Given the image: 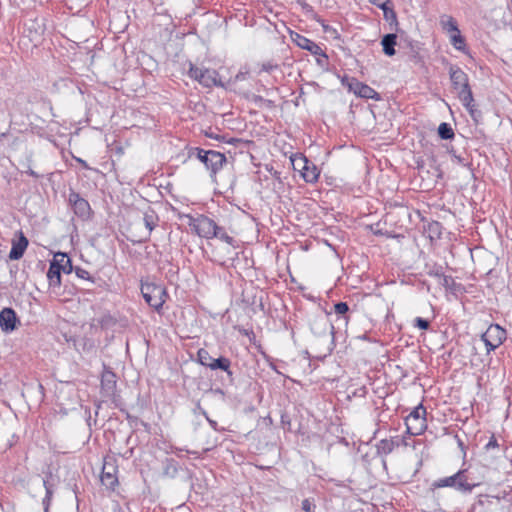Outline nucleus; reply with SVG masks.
Segmentation results:
<instances>
[{
  "instance_id": "obj_1",
  "label": "nucleus",
  "mask_w": 512,
  "mask_h": 512,
  "mask_svg": "<svg viewBox=\"0 0 512 512\" xmlns=\"http://www.w3.org/2000/svg\"><path fill=\"white\" fill-rule=\"evenodd\" d=\"M476 486H478V483L470 480L466 469H460L455 474L439 478L432 483L433 488L450 487L463 494L471 493Z\"/></svg>"
},
{
  "instance_id": "obj_2",
  "label": "nucleus",
  "mask_w": 512,
  "mask_h": 512,
  "mask_svg": "<svg viewBox=\"0 0 512 512\" xmlns=\"http://www.w3.org/2000/svg\"><path fill=\"white\" fill-rule=\"evenodd\" d=\"M195 156L201 163H203L207 170L210 171L211 176H215L226 163V156L218 151L204 150L200 147H192L188 151V157Z\"/></svg>"
},
{
  "instance_id": "obj_3",
  "label": "nucleus",
  "mask_w": 512,
  "mask_h": 512,
  "mask_svg": "<svg viewBox=\"0 0 512 512\" xmlns=\"http://www.w3.org/2000/svg\"><path fill=\"white\" fill-rule=\"evenodd\" d=\"M449 76L454 90L457 91L458 98L462 104H469L473 101V93L469 84V77L457 65L449 67Z\"/></svg>"
},
{
  "instance_id": "obj_4",
  "label": "nucleus",
  "mask_w": 512,
  "mask_h": 512,
  "mask_svg": "<svg viewBox=\"0 0 512 512\" xmlns=\"http://www.w3.org/2000/svg\"><path fill=\"white\" fill-rule=\"evenodd\" d=\"M141 294L145 302L157 312H160L168 297L164 286L150 282H141Z\"/></svg>"
},
{
  "instance_id": "obj_5",
  "label": "nucleus",
  "mask_w": 512,
  "mask_h": 512,
  "mask_svg": "<svg viewBox=\"0 0 512 512\" xmlns=\"http://www.w3.org/2000/svg\"><path fill=\"white\" fill-rule=\"evenodd\" d=\"M426 408L423 404L415 407L405 418L406 432L412 436H418L427 429Z\"/></svg>"
},
{
  "instance_id": "obj_6",
  "label": "nucleus",
  "mask_w": 512,
  "mask_h": 512,
  "mask_svg": "<svg viewBox=\"0 0 512 512\" xmlns=\"http://www.w3.org/2000/svg\"><path fill=\"white\" fill-rule=\"evenodd\" d=\"M329 314L324 312H315L311 313L308 316V323L310 326L311 332L316 337H322L325 336L328 332L332 335L331 342L333 346L334 344V326L331 324L329 318Z\"/></svg>"
},
{
  "instance_id": "obj_7",
  "label": "nucleus",
  "mask_w": 512,
  "mask_h": 512,
  "mask_svg": "<svg viewBox=\"0 0 512 512\" xmlns=\"http://www.w3.org/2000/svg\"><path fill=\"white\" fill-rule=\"evenodd\" d=\"M218 72L214 69L199 68L194 64L190 63L188 70V76L191 79L198 81L202 86L211 88L213 86L223 87L224 84L221 80H218Z\"/></svg>"
},
{
  "instance_id": "obj_8",
  "label": "nucleus",
  "mask_w": 512,
  "mask_h": 512,
  "mask_svg": "<svg viewBox=\"0 0 512 512\" xmlns=\"http://www.w3.org/2000/svg\"><path fill=\"white\" fill-rule=\"evenodd\" d=\"M506 339L507 331L499 324H490L487 330L481 335V340L485 344L487 355L502 345Z\"/></svg>"
},
{
  "instance_id": "obj_9",
  "label": "nucleus",
  "mask_w": 512,
  "mask_h": 512,
  "mask_svg": "<svg viewBox=\"0 0 512 512\" xmlns=\"http://www.w3.org/2000/svg\"><path fill=\"white\" fill-rule=\"evenodd\" d=\"M341 83L343 86L347 87L350 92H353L357 97L364 99H374L377 101L381 99L378 92H376L369 85L360 82L355 77L344 75L341 79Z\"/></svg>"
},
{
  "instance_id": "obj_10",
  "label": "nucleus",
  "mask_w": 512,
  "mask_h": 512,
  "mask_svg": "<svg viewBox=\"0 0 512 512\" xmlns=\"http://www.w3.org/2000/svg\"><path fill=\"white\" fill-rule=\"evenodd\" d=\"M189 222L188 225L192 231H194L199 237L212 239L213 232H215V227L217 223L206 215H199L197 217H193L191 215H187Z\"/></svg>"
},
{
  "instance_id": "obj_11",
  "label": "nucleus",
  "mask_w": 512,
  "mask_h": 512,
  "mask_svg": "<svg viewBox=\"0 0 512 512\" xmlns=\"http://www.w3.org/2000/svg\"><path fill=\"white\" fill-rule=\"evenodd\" d=\"M68 203L72 207L73 212L77 217L81 218L82 220L90 219L92 215L91 206L89 202L83 197H81V195L78 192L70 190L68 196Z\"/></svg>"
},
{
  "instance_id": "obj_12",
  "label": "nucleus",
  "mask_w": 512,
  "mask_h": 512,
  "mask_svg": "<svg viewBox=\"0 0 512 512\" xmlns=\"http://www.w3.org/2000/svg\"><path fill=\"white\" fill-rule=\"evenodd\" d=\"M294 169H296V163L301 164L299 168V172L303 177L304 181L307 183H315L317 182L320 172L316 165L309 161L305 156L301 155L298 158L291 159Z\"/></svg>"
},
{
  "instance_id": "obj_13",
  "label": "nucleus",
  "mask_w": 512,
  "mask_h": 512,
  "mask_svg": "<svg viewBox=\"0 0 512 512\" xmlns=\"http://www.w3.org/2000/svg\"><path fill=\"white\" fill-rule=\"evenodd\" d=\"M20 324L15 310L11 307H5L0 311V328L5 333H10L17 329Z\"/></svg>"
},
{
  "instance_id": "obj_14",
  "label": "nucleus",
  "mask_w": 512,
  "mask_h": 512,
  "mask_svg": "<svg viewBox=\"0 0 512 512\" xmlns=\"http://www.w3.org/2000/svg\"><path fill=\"white\" fill-rule=\"evenodd\" d=\"M117 466L113 462L105 461L101 472V483L108 490L114 491L118 485V478L116 476Z\"/></svg>"
},
{
  "instance_id": "obj_15",
  "label": "nucleus",
  "mask_w": 512,
  "mask_h": 512,
  "mask_svg": "<svg viewBox=\"0 0 512 512\" xmlns=\"http://www.w3.org/2000/svg\"><path fill=\"white\" fill-rule=\"evenodd\" d=\"M117 387L116 374L104 366L101 375V393L102 395H114Z\"/></svg>"
},
{
  "instance_id": "obj_16",
  "label": "nucleus",
  "mask_w": 512,
  "mask_h": 512,
  "mask_svg": "<svg viewBox=\"0 0 512 512\" xmlns=\"http://www.w3.org/2000/svg\"><path fill=\"white\" fill-rule=\"evenodd\" d=\"M209 369L211 370H222L226 373L227 381L229 385H234V372L231 370V360L225 356H219L218 358L212 359L209 364Z\"/></svg>"
},
{
  "instance_id": "obj_17",
  "label": "nucleus",
  "mask_w": 512,
  "mask_h": 512,
  "mask_svg": "<svg viewBox=\"0 0 512 512\" xmlns=\"http://www.w3.org/2000/svg\"><path fill=\"white\" fill-rule=\"evenodd\" d=\"M292 41L301 49L309 51L313 55H321L322 48L314 41L297 32L291 33Z\"/></svg>"
},
{
  "instance_id": "obj_18",
  "label": "nucleus",
  "mask_w": 512,
  "mask_h": 512,
  "mask_svg": "<svg viewBox=\"0 0 512 512\" xmlns=\"http://www.w3.org/2000/svg\"><path fill=\"white\" fill-rule=\"evenodd\" d=\"M18 235V240L12 241V248L9 253L10 260H19L22 258L29 244L28 239L25 237L22 231H19Z\"/></svg>"
},
{
  "instance_id": "obj_19",
  "label": "nucleus",
  "mask_w": 512,
  "mask_h": 512,
  "mask_svg": "<svg viewBox=\"0 0 512 512\" xmlns=\"http://www.w3.org/2000/svg\"><path fill=\"white\" fill-rule=\"evenodd\" d=\"M51 480H53V475L51 472H49L43 479V486L45 488V496L42 500V505L44 508V512H49V507L51 505V501H52L53 494H54L55 483L52 482Z\"/></svg>"
},
{
  "instance_id": "obj_20",
  "label": "nucleus",
  "mask_w": 512,
  "mask_h": 512,
  "mask_svg": "<svg viewBox=\"0 0 512 512\" xmlns=\"http://www.w3.org/2000/svg\"><path fill=\"white\" fill-rule=\"evenodd\" d=\"M397 34L387 33L381 39V46L383 53L386 56H394L396 54L395 46L397 44Z\"/></svg>"
},
{
  "instance_id": "obj_21",
  "label": "nucleus",
  "mask_w": 512,
  "mask_h": 512,
  "mask_svg": "<svg viewBox=\"0 0 512 512\" xmlns=\"http://www.w3.org/2000/svg\"><path fill=\"white\" fill-rule=\"evenodd\" d=\"M52 261H56V267L59 268L61 273L70 274L73 272L72 261L66 253H56Z\"/></svg>"
},
{
  "instance_id": "obj_22",
  "label": "nucleus",
  "mask_w": 512,
  "mask_h": 512,
  "mask_svg": "<svg viewBox=\"0 0 512 512\" xmlns=\"http://www.w3.org/2000/svg\"><path fill=\"white\" fill-rule=\"evenodd\" d=\"M158 220H159V218H158L157 214L152 209H149L148 211H146L144 213L143 221H144L145 227L148 229V232H149L148 235H150V233L153 231V229L157 226ZM148 239H149V236H147L144 239H140L136 242L143 243V242H146Z\"/></svg>"
},
{
  "instance_id": "obj_23",
  "label": "nucleus",
  "mask_w": 512,
  "mask_h": 512,
  "mask_svg": "<svg viewBox=\"0 0 512 512\" xmlns=\"http://www.w3.org/2000/svg\"><path fill=\"white\" fill-rule=\"evenodd\" d=\"M47 279L50 287L57 288L61 285V272L56 267V261H51L47 271Z\"/></svg>"
},
{
  "instance_id": "obj_24",
  "label": "nucleus",
  "mask_w": 512,
  "mask_h": 512,
  "mask_svg": "<svg viewBox=\"0 0 512 512\" xmlns=\"http://www.w3.org/2000/svg\"><path fill=\"white\" fill-rule=\"evenodd\" d=\"M334 311L337 314L338 318L337 321H342L343 324L346 326L349 322L350 315H349V305L346 302H337L334 305Z\"/></svg>"
},
{
  "instance_id": "obj_25",
  "label": "nucleus",
  "mask_w": 512,
  "mask_h": 512,
  "mask_svg": "<svg viewBox=\"0 0 512 512\" xmlns=\"http://www.w3.org/2000/svg\"><path fill=\"white\" fill-rule=\"evenodd\" d=\"M424 228L431 240L441 238L443 226L439 221L428 222Z\"/></svg>"
},
{
  "instance_id": "obj_26",
  "label": "nucleus",
  "mask_w": 512,
  "mask_h": 512,
  "mask_svg": "<svg viewBox=\"0 0 512 512\" xmlns=\"http://www.w3.org/2000/svg\"><path fill=\"white\" fill-rule=\"evenodd\" d=\"M495 493L489 494L488 497L496 499L497 501L504 500L507 503H512V487L506 486L504 489H494Z\"/></svg>"
},
{
  "instance_id": "obj_27",
  "label": "nucleus",
  "mask_w": 512,
  "mask_h": 512,
  "mask_svg": "<svg viewBox=\"0 0 512 512\" xmlns=\"http://www.w3.org/2000/svg\"><path fill=\"white\" fill-rule=\"evenodd\" d=\"M446 290L457 293L462 290V284L457 283L455 279L450 275H444V277L439 282Z\"/></svg>"
},
{
  "instance_id": "obj_28",
  "label": "nucleus",
  "mask_w": 512,
  "mask_h": 512,
  "mask_svg": "<svg viewBox=\"0 0 512 512\" xmlns=\"http://www.w3.org/2000/svg\"><path fill=\"white\" fill-rule=\"evenodd\" d=\"M213 238H217L221 241H224L225 243L229 244L232 247L237 246L236 240L228 235L224 227L219 226L218 224L215 227V232H213Z\"/></svg>"
},
{
  "instance_id": "obj_29",
  "label": "nucleus",
  "mask_w": 512,
  "mask_h": 512,
  "mask_svg": "<svg viewBox=\"0 0 512 512\" xmlns=\"http://www.w3.org/2000/svg\"><path fill=\"white\" fill-rule=\"evenodd\" d=\"M400 41H404L406 43V47L409 48V53L412 58L414 59H420L419 56V50H420V43L418 41L409 39L408 37H403L400 35Z\"/></svg>"
},
{
  "instance_id": "obj_30",
  "label": "nucleus",
  "mask_w": 512,
  "mask_h": 512,
  "mask_svg": "<svg viewBox=\"0 0 512 512\" xmlns=\"http://www.w3.org/2000/svg\"><path fill=\"white\" fill-rule=\"evenodd\" d=\"M179 471L178 462L173 458H167L164 462L163 473L169 477L174 478Z\"/></svg>"
},
{
  "instance_id": "obj_31",
  "label": "nucleus",
  "mask_w": 512,
  "mask_h": 512,
  "mask_svg": "<svg viewBox=\"0 0 512 512\" xmlns=\"http://www.w3.org/2000/svg\"><path fill=\"white\" fill-rule=\"evenodd\" d=\"M438 135L443 140H452L455 133L449 123L442 122L438 127Z\"/></svg>"
},
{
  "instance_id": "obj_32",
  "label": "nucleus",
  "mask_w": 512,
  "mask_h": 512,
  "mask_svg": "<svg viewBox=\"0 0 512 512\" xmlns=\"http://www.w3.org/2000/svg\"><path fill=\"white\" fill-rule=\"evenodd\" d=\"M462 105L467 109L474 123L479 124L482 120V112L477 108L475 100L473 99L469 104Z\"/></svg>"
},
{
  "instance_id": "obj_33",
  "label": "nucleus",
  "mask_w": 512,
  "mask_h": 512,
  "mask_svg": "<svg viewBox=\"0 0 512 512\" xmlns=\"http://www.w3.org/2000/svg\"><path fill=\"white\" fill-rule=\"evenodd\" d=\"M204 135L208 138H211V139H215L217 141H220V142H225V143H228V144H235L237 142H240V139H237V138H229L227 139L225 135H220V134H216L212 131L211 128H209L208 130H206L204 132Z\"/></svg>"
},
{
  "instance_id": "obj_34",
  "label": "nucleus",
  "mask_w": 512,
  "mask_h": 512,
  "mask_svg": "<svg viewBox=\"0 0 512 512\" xmlns=\"http://www.w3.org/2000/svg\"><path fill=\"white\" fill-rule=\"evenodd\" d=\"M213 357L210 355V353L204 349L200 348L197 351V361L204 367H209V364L211 363Z\"/></svg>"
},
{
  "instance_id": "obj_35",
  "label": "nucleus",
  "mask_w": 512,
  "mask_h": 512,
  "mask_svg": "<svg viewBox=\"0 0 512 512\" xmlns=\"http://www.w3.org/2000/svg\"><path fill=\"white\" fill-rule=\"evenodd\" d=\"M377 454L388 455L393 452L392 444L388 439H382L376 444Z\"/></svg>"
},
{
  "instance_id": "obj_36",
  "label": "nucleus",
  "mask_w": 512,
  "mask_h": 512,
  "mask_svg": "<svg viewBox=\"0 0 512 512\" xmlns=\"http://www.w3.org/2000/svg\"><path fill=\"white\" fill-rule=\"evenodd\" d=\"M451 43L455 49L459 51H464L465 49V38L459 32H455L454 35L451 36Z\"/></svg>"
},
{
  "instance_id": "obj_37",
  "label": "nucleus",
  "mask_w": 512,
  "mask_h": 512,
  "mask_svg": "<svg viewBox=\"0 0 512 512\" xmlns=\"http://www.w3.org/2000/svg\"><path fill=\"white\" fill-rule=\"evenodd\" d=\"M73 271L75 272L76 276L80 279L87 280L92 283H95V281H96L95 278L92 277L90 275V273L82 267H79V266L73 267Z\"/></svg>"
},
{
  "instance_id": "obj_38",
  "label": "nucleus",
  "mask_w": 512,
  "mask_h": 512,
  "mask_svg": "<svg viewBox=\"0 0 512 512\" xmlns=\"http://www.w3.org/2000/svg\"><path fill=\"white\" fill-rule=\"evenodd\" d=\"M427 274L430 277L438 278L439 281L444 277L443 267L438 264H434L428 271Z\"/></svg>"
},
{
  "instance_id": "obj_39",
  "label": "nucleus",
  "mask_w": 512,
  "mask_h": 512,
  "mask_svg": "<svg viewBox=\"0 0 512 512\" xmlns=\"http://www.w3.org/2000/svg\"><path fill=\"white\" fill-rule=\"evenodd\" d=\"M443 28L446 29L449 32H459L457 22L453 17H447V20L441 21Z\"/></svg>"
},
{
  "instance_id": "obj_40",
  "label": "nucleus",
  "mask_w": 512,
  "mask_h": 512,
  "mask_svg": "<svg viewBox=\"0 0 512 512\" xmlns=\"http://www.w3.org/2000/svg\"><path fill=\"white\" fill-rule=\"evenodd\" d=\"M414 327L419 328L420 330H429L431 327V322L428 319H424L422 317H416L413 320Z\"/></svg>"
},
{
  "instance_id": "obj_41",
  "label": "nucleus",
  "mask_w": 512,
  "mask_h": 512,
  "mask_svg": "<svg viewBox=\"0 0 512 512\" xmlns=\"http://www.w3.org/2000/svg\"><path fill=\"white\" fill-rule=\"evenodd\" d=\"M383 11V14H384V18L388 21H392L394 22L396 25L398 24L397 22V16H396V13L395 11L392 9V8H389L388 7V4H385V7L384 9H381Z\"/></svg>"
},
{
  "instance_id": "obj_42",
  "label": "nucleus",
  "mask_w": 512,
  "mask_h": 512,
  "mask_svg": "<svg viewBox=\"0 0 512 512\" xmlns=\"http://www.w3.org/2000/svg\"><path fill=\"white\" fill-rule=\"evenodd\" d=\"M125 413V416H126V419L127 421L131 424V425H135L137 426L138 424H141L142 426H144L145 428L148 427V424L146 422H144L143 420L139 419L137 416H133L131 415L130 413H128L127 411L124 412Z\"/></svg>"
},
{
  "instance_id": "obj_43",
  "label": "nucleus",
  "mask_w": 512,
  "mask_h": 512,
  "mask_svg": "<svg viewBox=\"0 0 512 512\" xmlns=\"http://www.w3.org/2000/svg\"><path fill=\"white\" fill-rule=\"evenodd\" d=\"M104 397L111 399L113 404L115 405V407L119 408L121 412H125V410L121 407V405H122V398L117 393V390L115 391L114 395H104Z\"/></svg>"
},
{
  "instance_id": "obj_44",
  "label": "nucleus",
  "mask_w": 512,
  "mask_h": 512,
  "mask_svg": "<svg viewBox=\"0 0 512 512\" xmlns=\"http://www.w3.org/2000/svg\"><path fill=\"white\" fill-rule=\"evenodd\" d=\"M379 223L371 224L368 226L369 230L376 236H387L391 237V235L388 233V231H383L382 229H379Z\"/></svg>"
},
{
  "instance_id": "obj_45",
  "label": "nucleus",
  "mask_w": 512,
  "mask_h": 512,
  "mask_svg": "<svg viewBox=\"0 0 512 512\" xmlns=\"http://www.w3.org/2000/svg\"><path fill=\"white\" fill-rule=\"evenodd\" d=\"M279 68V65L273 61H267L262 64L261 70L265 72H272L274 70H277Z\"/></svg>"
},
{
  "instance_id": "obj_46",
  "label": "nucleus",
  "mask_w": 512,
  "mask_h": 512,
  "mask_svg": "<svg viewBox=\"0 0 512 512\" xmlns=\"http://www.w3.org/2000/svg\"><path fill=\"white\" fill-rule=\"evenodd\" d=\"M315 56L317 57L316 62L319 66L326 67L328 65V56L323 49H322L321 55H315Z\"/></svg>"
},
{
  "instance_id": "obj_47",
  "label": "nucleus",
  "mask_w": 512,
  "mask_h": 512,
  "mask_svg": "<svg viewBox=\"0 0 512 512\" xmlns=\"http://www.w3.org/2000/svg\"><path fill=\"white\" fill-rule=\"evenodd\" d=\"M455 161L457 164L459 165H462L464 167H468L471 171H473V168H472V163L469 162L465 157H463L462 155H459V156H455V159L453 160Z\"/></svg>"
},
{
  "instance_id": "obj_48",
  "label": "nucleus",
  "mask_w": 512,
  "mask_h": 512,
  "mask_svg": "<svg viewBox=\"0 0 512 512\" xmlns=\"http://www.w3.org/2000/svg\"><path fill=\"white\" fill-rule=\"evenodd\" d=\"M499 447V443L495 437L494 434L491 435L488 443L485 445V450L486 451H490L491 449H495V448H498Z\"/></svg>"
},
{
  "instance_id": "obj_49",
  "label": "nucleus",
  "mask_w": 512,
  "mask_h": 512,
  "mask_svg": "<svg viewBox=\"0 0 512 512\" xmlns=\"http://www.w3.org/2000/svg\"><path fill=\"white\" fill-rule=\"evenodd\" d=\"M301 508L305 512H312V509L315 508V504L310 499L306 498L302 501Z\"/></svg>"
},
{
  "instance_id": "obj_50",
  "label": "nucleus",
  "mask_w": 512,
  "mask_h": 512,
  "mask_svg": "<svg viewBox=\"0 0 512 512\" xmlns=\"http://www.w3.org/2000/svg\"><path fill=\"white\" fill-rule=\"evenodd\" d=\"M198 408L201 410V413L205 416V418L208 421V423L211 426V428L214 431H219L220 429L218 428L217 422L215 420L210 419L208 414H207V412L204 409H202L200 406H198Z\"/></svg>"
},
{
  "instance_id": "obj_51",
  "label": "nucleus",
  "mask_w": 512,
  "mask_h": 512,
  "mask_svg": "<svg viewBox=\"0 0 512 512\" xmlns=\"http://www.w3.org/2000/svg\"><path fill=\"white\" fill-rule=\"evenodd\" d=\"M247 76H248V72H242V71H239V72L234 76V78H231V79H230V82H231V83H237V82H239V81L246 80V79H247Z\"/></svg>"
},
{
  "instance_id": "obj_52",
  "label": "nucleus",
  "mask_w": 512,
  "mask_h": 512,
  "mask_svg": "<svg viewBox=\"0 0 512 512\" xmlns=\"http://www.w3.org/2000/svg\"><path fill=\"white\" fill-rule=\"evenodd\" d=\"M237 330L240 334L248 336L250 338V341L255 339V333L253 332V330H248L243 327H239L237 328Z\"/></svg>"
},
{
  "instance_id": "obj_53",
  "label": "nucleus",
  "mask_w": 512,
  "mask_h": 512,
  "mask_svg": "<svg viewBox=\"0 0 512 512\" xmlns=\"http://www.w3.org/2000/svg\"><path fill=\"white\" fill-rule=\"evenodd\" d=\"M369 2L380 9H384L385 4H388L389 0H369Z\"/></svg>"
},
{
  "instance_id": "obj_54",
  "label": "nucleus",
  "mask_w": 512,
  "mask_h": 512,
  "mask_svg": "<svg viewBox=\"0 0 512 512\" xmlns=\"http://www.w3.org/2000/svg\"><path fill=\"white\" fill-rule=\"evenodd\" d=\"M252 102H254L257 106H263L264 98L260 95H253Z\"/></svg>"
},
{
  "instance_id": "obj_55",
  "label": "nucleus",
  "mask_w": 512,
  "mask_h": 512,
  "mask_svg": "<svg viewBox=\"0 0 512 512\" xmlns=\"http://www.w3.org/2000/svg\"><path fill=\"white\" fill-rule=\"evenodd\" d=\"M389 443L392 444V449L394 450L396 447L400 445V439L398 437L388 439Z\"/></svg>"
},
{
  "instance_id": "obj_56",
  "label": "nucleus",
  "mask_w": 512,
  "mask_h": 512,
  "mask_svg": "<svg viewBox=\"0 0 512 512\" xmlns=\"http://www.w3.org/2000/svg\"><path fill=\"white\" fill-rule=\"evenodd\" d=\"M263 105H265V106H266V107H268V108H273V107L275 106V104H274V101H273V100L265 99V98H264Z\"/></svg>"
},
{
  "instance_id": "obj_57",
  "label": "nucleus",
  "mask_w": 512,
  "mask_h": 512,
  "mask_svg": "<svg viewBox=\"0 0 512 512\" xmlns=\"http://www.w3.org/2000/svg\"><path fill=\"white\" fill-rule=\"evenodd\" d=\"M25 173H27L28 175H30L36 179L40 177V175L31 168H29Z\"/></svg>"
},
{
  "instance_id": "obj_58",
  "label": "nucleus",
  "mask_w": 512,
  "mask_h": 512,
  "mask_svg": "<svg viewBox=\"0 0 512 512\" xmlns=\"http://www.w3.org/2000/svg\"><path fill=\"white\" fill-rule=\"evenodd\" d=\"M212 391H213L215 394H219V395H221V396H224V395H225L224 390H223V389H221V388H216V389H213Z\"/></svg>"
},
{
  "instance_id": "obj_59",
  "label": "nucleus",
  "mask_w": 512,
  "mask_h": 512,
  "mask_svg": "<svg viewBox=\"0 0 512 512\" xmlns=\"http://www.w3.org/2000/svg\"><path fill=\"white\" fill-rule=\"evenodd\" d=\"M458 442L459 447L463 450L464 449V443L463 441L456 435L455 436Z\"/></svg>"
},
{
  "instance_id": "obj_60",
  "label": "nucleus",
  "mask_w": 512,
  "mask_h": 512,
  "mask_svg": "<svg viewBox=\"0 0 512 512\" xmlns=\"http://www.w3.org/2000/svg\"><path fill=\"white\" fill-rule=\"evenodd\" d=\"M449 154L451 155L453 160L455 159V156H459L453 148L449 150Z\"/></svg>"
},
{
  "instance_id": "obj_61",
  "label": "nucleus",
  "mask_w": 512,
  "mask_h": 512,
  "mask_svg": "<svg viewBox=\"0 0 512 512\" xmlns=\"http://www.w3.org/2000/svg\"><path fill=\"white\" fill-rule=\"evenodd\" d=\"M281 420H282L283 424L287 423L288 425H290V421L289 420H285L284 416L281 417Z\"/></svg>"
},
{
  "instance_id": "obj_62",
  "label": "nucleus",
  "mask_w": 512,
  "mask_h": 512,
  "mask_svg": "<svg viewBox=\"0 0 512 512\" xmlns=\"http://www.w3.org/2000/svg\"><path fill=\"white\" fill-rule=\"evenodd\" d=\"M270 367H271L274 371H277L275 364L270 363Z\"/></svg>"
},
{
  "instance_id": "obj_63",
  "label": "nucleus",
  "mask_w": 512,
  "mask_h": 512,
  "mask_svg": "<svg viewBox=\"0 0 512 512\" xmlns=\"http://www.w3.org/2000/svg\"><path fill=\"white\" fill-rule=\"evenodd\" d=\"M270 367H271L274 371H277L275 364L270 363Z\"/></svg>"
},
{
  "instance_id": "obj_64",
  "label": "nucleus",
  "mask_w": 512,
  "mask_h": 512,
  "mask_svg": "<svg viewBox=\"0 0 512 512\" xmlns=\"http://www.w3.org/2000/svg\"><path fill=\"white\" fill-rule=\"evenodd\" d=\"M359 338L364 339V340L368 339L365 334L363 336H360Z\"/></svg>"
}]
</instances>
